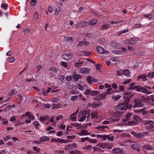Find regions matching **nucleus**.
Here are the masks:
<instances>
[{"mask_svg":"<svg viewBox=\"0 0 154 154\" xmlns=\"http://www.w3.org/2000/svg\"><path fill=\"white\" fill-rule=\"evenodd\" d=\"M132 106L131 104L128 105H125L123 103H121L118 105L115 108L117 113L115 112L113 114V116L115 118L111 119V122H115L119 120V113L121 112L119 111H125L128 109H131Z\"/></svg>","mask_w":154,"mask_h":154,"instance_id":"obj_1","label":"nucleus"},{"mask_svg":"<svg viewBox=\"0 0 154 154\" xmlns=\"http://www.w3.org/2000/svg\"><path fill=\"white\" fill-rule=\"evenodd\" d=\"M90 111L89 110H84L80 111L78 113V121L80 122L84 121L87 117H89Z\"/></svg>","mask_w":154,"mask_h":154,"instance_id":"obj_2","label":"nucleus"},{"mask_svg":"<svg viewBox=\"0 0 154 154\" xmlns=\"http://www.w3.org/2000/svg\"><path fill=\"white\" fill-rule=\"evenodd\" d=\"M134 104L133 106L134 108H137L143 106V104L141 103V100L139 99H136L134 100Z\"/></svg>","mask_w":154,"mask_h":154,"instance_id":"obj_3","label":"nucleus"},{"mask_svg":"<svg viewBox=\"0 0 154 154\" xmlns=\"http://www.w3.org/2000/svg\"><path fill=\"white\" fill-rule=\"evenodd\" d=\"M86 85V83L83 82H79L76 85L77 88L80 90L83 91L84 90V88L85 87Z\"/></svg>","mask_w":154,"mask_h":154,"instance_id":"obj_4","label":"nucleus"},{"mask_svg":"<svg viewBox=\"0 0 154 154\" xmlns=\"http://www.w3.org/2000/svg\"><path fill=\"white\" fill-rule=\"evenodd\" d=\"M97 50L98 52L100 54H108L109 51H105L104 50L103 48L100 46H98L97 47Z\"/></svg>","mask_w":154,"mask_h":154,"instance_id":"obj_5","label":"nucleus"},{"mask_svg":"<svg viewBox=\"0 0 154 154\" xmlns=\"http://www.w3.org/2000/svg\"><path fill=\"white\" fill-rule=\"evenodd\" d=\"M76 147V144L75 143H74L73 144H68L67 146L65 147L64 149L65 150H68L73 149Z\"/></svg>","mask_w":154,"mask_h":154,"instance_id":"obj_6","label":"nucleus"},{"mask_svg":"<svg viewBox=\"0 0 154 154\" xmlns=\"http://www.w3.org/2000/svg\"><path fill=\"white\" fill-rule=\"evenodd\" d=\"M88 23L86 21H82L79 23L77 24L76 25L77 28L81 27H83L87 25Z\"/></svg>","mask_w":154,"mask_h":154,"instance_id":"obj_7","label":"nucleus"},{"mask_svg":"<svg viewBox=\"0 0 154 154\" xmlns=\"http://www.w3.org/2000/svg\"><path fill=\"white\" fill-rule=\"evenodd\" d=\"M72 54L71 53L69 54H64L62 55V58L66 60H68L72 58Z\"/></svg>","mask_w":154,"mask_h":154,"instance_id":"obj_8","label":"nucleus"},{"mask_svg":"<svg viewBox=\"0 0 154 154\" xmlns=\"http://www.w3.org/2000/svg\"><path fill=\"white\" fill-rule=\"evenodd\" d=\"M87 80L89 84L91 83L92 82H96L98 81V80L97 79L90 76L87 77Z\"/></svg>","mask_w":154,"mask_h":154,"instance_id":"obj_9","label":"nucleus"},{"mask_svg":"<svg viewBox=\"0 0 154 154\" xmlns=\"http://www.w3.org/2000/svg\"><path fill=\"white\" fill-rule=\"evenodd\" d=\"M108 128V127L106 125H100L95 127V128L98 129L99 131H100L99 132V133H101L102 132L104 131H105V128Z\"/></svg>","mask_w":154,"mask_h":154,"instance_id":"obj_10","label":"nucleus"},{"mask_svg":"<svg viewBox=\"0 0 154 154\" xmlns=\"http://www.w3.org/2000/svg\"><path fill=\"white\" fill-rule=\"evenodd\" d=\"M78 134L80 136H84L90 135L91 134V133L88 132V131L86 130H82L81 131L80 133H78Z\"/></svg>","mask_w":154,"mask_h":154,"instance_id":"obj_11","label":"nucleus"},{"mask_svg":"<svg viewBox=\"0 0 154 154\" xmlns=\"http://www.w3.org/2000/svg\"><path fill=\"white\" fill-rule=\"evenodd\" d=\"M132 116L131 112H128L124 116V118L122 119V121L123 122H126L128 121L130 118Z\"/></svg>","mask_w":154,"mask_h":154,"instance_id":"obj_12","label":"nucleus"},{"mask_svg":"<svg viewBox=\"0 0 154 154\" xmlns=\"http://www.w3.org/2000/svg\"><path fill=\"white\" fill-rule=\"evenodd\" d=\"M80 72L83 74H88L89 72L90 69L88 68H82L80 69Z\"/></svg>","mask_w":154,"mask_h":154,"instance_id":"obj_13","label":"nucleus"},{"mask_svg":"<svg viewBox=\"0 0 154 154\" xmlns=\"http://www.w3.org/2000/svg\"><path fill=\"white\" fill-rule=\"evenodd\" d=\"M138 39L136 38H131L128 40V43L129 44L134 45L138 41Z\"/></svg>","mask_w":154,"mask_h":154,"instance_id":"obj_14","label":"nucleus"},{"mask_svg":"<svg viewBox=\"0 0 154 154\" xmlns=\"http://www.w3.org/2000/svg\"><path fill=\"white\" fill-rule=\"evenodd\" d=\"M140 100L141 102H142L146 103H148L149 101V96H142L140 97Z\"/></svg>","mask_w":154,"mask_h":154,"instance_id":"obj_15","label":"nucleus"},{"mask_svg":"<svg viewBox=\"0 0 154 154\" xmlns=\"http://www.w3.org/2000/svg\"><path fill=\"white\" fill-rule=\"evenodd\" d=\"M50 140L49 137L47 136H43L39 139V141L41 143L45 141H48Z\"/></svg>","mask_w":154,"mask_h":154,"instance_id":"obj_16","label":"nucleus"},{"mask_svg":"<svg viewBox=\"0 0 154 154\" xmlns=\"http://www.w3.org/2000/svg\"><path fill=\"white\" fill-rule=\"evenodd\" d=\"M131 146L133 149L137 150L139 151V149L140 148V145L138 143H135L131 145Z\"/></svg>","mask_w":154,"mask_h":154,"instance_id":"obj_17","label":"nucleus"},{"mask_svg":"<svg viewBox=\"0 0 154 154\" xmlns=\"http://www.w3.org/2000/svg\"><path fill=\"white\" fill-rule=\"evenodd\" d=\"M131 98V97H128V96H124V102L125 104V105H128L129 100H130V98Z\"/></svg>","mask_w":154,"mask_h":154,"instance_id":"obj_18","label":"nucleus"},{"mask_svg":"<svg viewBox=\"0 0 154 154\" xmlns=\"http://www.w3.org/2000/svg\"><path fill=\"white\" fill-rule=\"evenodd\" d=\"M100 104L98 103H89L88 104V106H91L94 108H98Z\"/></svg>","mask_w":154,"mask_h":154,"instance_id":"obj_19","label":"nucleus"},{"mask_svg":"<svg viewBox=\"0 0 154 154\" xmlns=\"http://www.w3.org/2000/svg\"><path fill=\"white\" fill-rule=\"evenodd\" d=\"M107 135L105 134H97L96 135V137L97 138L99 137L103 139V140H105L107 139Z\"/></svg>","mask_w":154,"mask_h":154,"instance_id":"obj_20","label":"nucleus"},{"mask_svg":"<svg viewBox=\"0 0 154 154\" xmlns=\"http://www.w3.org/2000/svg\"><path fill=\"white\" fill-rule=\"evenodd\" d=\"M140 79H142L143 81H146L147 79L146 75L143 74V75L138 76L137 77V80H139Z\"/></svg>","mask_w":154,"mask_h":154,"instance_id":"obj_21","label":"nucleus"},{"mask_svg":"<svg viewBox=\"0 0 154 154\" xmlns=\"http://www.w3.org/2000/svg\"><path fill=\"white\" fill-rule=\"evenodd\" d=\"M134 121L136 123L137 125L141 120V119L139 116H134L133 118Z\"/></svg>","mask_w":154,"mask_h":154,"instance_id":"obj_22","label":"nucleus"},{"mask_svg":"<svg viewBox=\"0 0 154 154\" xmlns=\"http://www.w3.org/2000/svg\"><path fill=\"white\" fill-rule=\"evenodd\" d=\"M73 77L75 81H78L82 78V76L79 74H77L74 75H73Z\"/></svg>","mask_w":154,"mask_h":154,"instance_id":"obj_23","label":"nucleus"},{"mask_svg":"<svg viewBox=\"0 0 154 154\" xmlns=\"http://www.w3.org/2000/svg\"><path fill=\"white\" fill-rule=\"evenodd\" d=\"M110 25L108 23H105L100 28L101 30H104L107 29H108L110 27Z\"/></svg>","mask_w":154,"mask_h":154,"instance_id":"obj_24","label":"nucleus"},{"mask_svg":"<svg viewBox=\"0 0 154 154\" xmlns=\"http://www.w3.org/2000/svg\"><path fill=\"white\" fill-rule=\"evenodd\" d=\"M122 72L123 75L127 76H129L130 75L129 70L127 69H125L123 71H122Z\"/></svg>","mask_w":154,"mask_h":154,"instance_id":"obj_25","label":"nucleus"},{"mask_svg":"<svg viewBox=\"0 0 154 154\" xmlns=\"http://www.w3.org/2000/svg\"><path fill=\"white\" fill-rule=\"evenodd\" d=\"M140 92H142L147 94H151L152 93L151 91H148L146 89L143 87H142Z\"/></svg>","mask_w":154,"mask_h":154,"instance_id":"obj_26","label":"nucleus"},{"mask_svg":"<svg viewBox=\"0 0 154 154\" xmlns=\"http://www.w3.org/2000/svg\"><path fill=\"white\" fill-rule=\"evenodd\" d=\"M112 53L114 54L119 55H123L124 54V52L122 51L117 50H113L112 51Z\"/></svg>","mask_w":154,"mask_h":154,"instance_id":"obj_27","label":"nucleus"},{"mask_svg":"<svg viewBox=\"0 0 154 154\" xmlns=\"http://www.w3.org/2000/svg\"><path fill=\"white\" fill-rule=\"evenodd\" d=\"M53 107L52 108V109H57L60 108L61 107V104L59 103L57 104L53 103Z\"/></svg>","mask_w":154,"mask_h":154,"instance_id":"obj_28","label":"nucleus"},{"mask_svg":"<svg viewBox=\"0 0 154 154\" xmlns=\"http://www.w3.org/2000/svg\"><path fill=\"white\" fill-rule=\"evenodd\" d=\"M97 22V20L96 19H94L90 20L89 22V24L92 26L96 24Z\"/></svg>","mask_w":154,"mask_h":154,"instance_id":"obj_29","label":"nucleus"},{"mask_svg":"<svg viewBox=\"0 0 154 154\" xmlns=\"http://www.w3.org/2000/svg\"><path fill=\"white\" fill-rule=\"evenodd\" d=\"M142 27V25L140 24L137 23L135 24L132 28L131 29L140 28Z\"/></svg>","mask_w":154,"mask_h":154,"instance_id":"obj_30","label":"nucleus"},{"mask_svg":"<svg viewBox=\"0 0 154 154\" xmlns=\"http://www.w3.org/2000/svg\"><path fill=\"white\" fill-rule=\"evenodd\" d=\"M121 97L119 95L117 94L112 96V98L115 101H117L120 99Z\"/></svg>","mask_w":154,"mask_h":154,"instance_id":"obj_31","label":"nucleus"},{"mask_svg":"<svg viewBox=\"0 0 154 154\" xmlns=\"http://www.w3.org/2000/svg\"><path fill=\"white\" fill-rule=\"evenodd\" d=\"M84 63L83 61L75 63L74 64V66L77 68H79L82 66V64Z\"/></svg>","mask_w":154,"mask_h":154,"instance_id":"obj_32","label":"nucleus"},{"mask_svg":"<svg viewBox=\"0 0 154 154\" xmlns=\"http://www.w3.org/2000/svg\"><path fill=\"white\" fill-rule=\"evenodd\" d=\"M121 149L119 148H115L113 149L112 150V153L114 154H119V153L121 151Z\"/></svg>","mask_w":154,"mask_h":154,"instance_id":"obj_33","label":"nucleus"},{"mask_svg":"<svg viewBox=\"0 0 154 154\" xmlns=\"http://www.w3.org/2000/svg\"><path fill=\"white\" fill-rule=\"evenodd\" d=\"M142 87L140 86L137 85L134 87L132 88H131V89L135 90L138 91L140 92Z\"/></svg>","mask_w":154,"mask_h":154,"instance_id":"obj_34","label":"nucleus"},{"mask_svg":"<svg viewBox=\"0 0 154 154\" xmlns=\"http://www.w3.org/2000/svg\"><path fill=\"white\" fill-rule=\"evenodd\" d=\"M125 125L128 126H132L137 125L136 123L134 120L128 121Z\"/></svg>","mask_w":154,"mask_h":154,"instance_id":"obj_35","label":"nucleus"},{"mask_svg":"<svg viewBox=\"0 0 154 154\" xmlns=\"http://www.w3.org/2000/svg\"><path fill=\"white\" fill-rule=\"evenodd\" d=\"M129 31V29L123 30L119 32H117V35L118 36L122 34L128 32Z\"/></svg>","mask_w":154,"mask_h":154,"instance_id":"obj_36","label":"nucleus"},{"mask_svg":"<svg viewBox=\"0 0 154 154\" xmlns=\"http://www.w3.org/2000/svg\"><path fill=\"white\" fill-rule=\"evenodd\" d=\"M92 146L91 145H88V146H85L82 148L83 149L85 150H90L91 149Z\"/></svg>","mask_w":154,"mask_h":154,"instance_id":"obj_37","label":"nucleus"},{"mask_svg":"<svg viewBox=\"0 0 154 154\" xmlns=\"http://www.w3.org/2000/svg\"><path fill=\"white\" fill-rule=\"evenodd\" d=\"M51 90V88H48V89L47 91L46 92L43 89H42L43 90V94L45 96L47 95V93L49 92Z\"/></svg>","mask_w":154,"mask_h":154,"instance_id":"obj_38","label":"nucleus"},{"mask_svg":"<svg viewBox=\"0 0 154 154\" xmlns=\"http://www.w3.org/2000/svg\"><path fill=\"white\" fill-rule=\"evenodd\" d=\"M100 92L98 91H92L91 95L92 96H94L98 94H99Z\"/></svg>","mask_w":154,"mask_h":154,"instance_id":"obj_39","label":"nucleus"},{"mask_svg":"<svg viewBox=\"0 0 154 154\" xmlns=\"http://www.w3.org/2000/svg\"><path fill=\"white\" fill-rule=\"evenodd\" d=\"M105 143H99L97 144V146L103 149L105 148Z\"/></svg>","mask_w":154,"mask_h":154,"instance_id":"obj_40","label":"nucleus"},{"mask_svg":"<svg viewBox=\"0 0 154 154\" xmlns=\"http://www.w3.org/2000/svg\"><path fill=\"white\" fill-rule=\"evenodd\" d=\"M15 107V105L14 104H13L11 105H9L8 106L6 109H5L4 111H7L8 110H9L10 109H11L12 108H14Z\"/></svg>","mask_w":154,"mask_h":154,"instance_id":"obj_41","label":"nucleus"},{"mask_svg":"<svg viewBox=\"0 0 154 154\" xmlns=\"http://www.w3.org/2000/svg\"><path fill=\"white\" fill-rule=\"evenodd\" d=\"M91 114L92 119H96L97 116V112H94L91 113Z\"/></svg>","mask_w":154,"mask_h":154,"instance_id":"obj_42","label":"nucleus"},{"mask_svg":"<svg viewBox=\"0 0 154 154\" xmlns=\"http://www.w3.org/2000/svg\"><path fill=\"white\" fill-rule=\"evenodd\" d=\"M48 118V116H42L40 118L39 120L41 122L45 121Z\"/></svg>","mask_w":154,"mask_h":154,"instance_id":"obj_43","label":"nucleus"},{"mask_svg":"<svg viewBox=\"0 0 154 154\" xmlns=\"http://www.w3.org/2000/svg\"><path fill=\"white\" fill-rule=\"evenodd\" d=\"M107 95L105 93H102L99 95V99L102 100L105 98L106 96Z\"/></svg>","mask_w":154,"mask_h":154,"instance_id":"obj_44","label":"nucleus"},{"mask_svg":"<svg viewBox=\"0 0 154 154\" xmlns=\"http://www.w3.org/2000/svg\"><path fill=\"white\" fill-rule=\"evenodd\" d=\"M87 141L88 142H91L92 143H97V140L95 139H93L91 138H89L88 137Z\"/></svg>","mask_w":154,"mask_h":154,"instance_id":"obj_45","label":"nucleus"},{"mask_svg":"<svg viewBox=\"0 0 154 154\" xmlns=\"http://www.w3.org/2000/svg\"><path fill=\"white\" fill-rule=\"evenodd\" d=\"M145 149L150 150L152 149V148L151 146L149 145H144L143 147Z\"/></svg>","mask_w":154,"mask_h":154,"instance_id":"obj_46","label":"nucleus"},{"mask_svg":"<svg viewBox=\"0 0 154 154\" xmlns=\"http://www.w3.org/2000/svg\"><path fill=\"white\" fill-rule=\"evenodd\" d=\"M105 148L111 149L112 147V144H109L107 143H105Z\"/></svg>","mask_w":154,"mask_h":154,"instance_id":"obj_47","label":"nucleus"},{"mask_svg":"<svg viewBox=\"0 0 154 154\" xmlns=\"http://www.w3.org/2000/svg\"><path fill=\"white\" fill-rule=\"evenodd\" d=\"M154 77V71L149 73L147 75V77L149 78H152Z\"/></svg>","mask_w":154,"mask_h":154,"instance_id":"obj_48","label":"nucleus"},{"mask_svg":"<svg viewBox=\"0 0 154 154\" xmlns=\"http://www.w3.org/2000/svg\"><path fill=\"white\" fill-rule=\"evenodd\" d=\"M50 70L53 71L54 72H56L58 71V69L57 68H55L54 67H52L50 69Z\"/></svg>","mask_w":154,"mask_h":154,"instance_id":"obj_49","label":"nucleus"},{"mask_svg":"<svg viewBox=\"0 0 154 154\" xmlns=\"http://www.w3.org/2000/svg\"><path fill=\"white\" fill-rule=\"evenodd\" d=\"M123 21V20H121L118 21H112L111 22V23L112 24H118L122 22Z\"/></svg>","mask_w":154,"mask_h":154,"instance_id":"obj_50","label":"nucleus"},{"mask_svg":"<svg viewBox=\"0 0 154 154\" xmlns=\"http://www.w3.org/2000/svg\"><path fill=\"white\" fill-rule=\"evenodd\" d=\"M61 10V8L60 7H58L55 10V14L56 15H58Z\"/></svg>","mask_w":154,"mask_h":154,"instance_id":"obj_51","label":"nucleus"},{"mask_svg":"<svg viewBox=\"0 0 154 154\" xmlns=\"http://www.w3.org/2000/svg\"><path fill=\"white\" fill-rule=\"evenodd\" d=\"M110 60L112 62H118L119 61L118 58L116 57H112L110 59Z\"/></svg>","mask_w":154,"mask_h":154,"instance_id":"obj_52","label":"nucleus"},{"mask_svg":"<svg viewBox=\"0 0 154 154\" xmlns=\"http://www.w3.org/2000/svg\"><path fill=\"white\" fill-rule=\"evenodd\" d=\"M33 150L35 151L37 153H38L40 150V148H38L36 146H34L33 147Z\"/></svg>","mask_w":154,"mask_h":154,"instance_id":"obj_53","label":"nucleus"},{"mask_svg":"<svg viewBox=\"0 0 154 154\" xmlns=\"http://www.w3.org/2000/svg\"><path fill=\"white\" fill-rule=\"evenodd\" d=\"M78 97V95L72 96L71 97L70 99L72 101H74L77 99Z\"/></svg>","mask_w":154,"mask_h":154,"instance_id":"obj_54","label":"nucleus"},{"mask_svg":"<svg viewBox=\"0 0 154 154\" xmlns=\"http://www.w3.org/2000/svg\"><path fill=\"white\" fill-rule=\"evenodd\" d=\"M33 124L35 126L36 129H37L38 128V126L39 125V123L37 121H35L33 122Z\"/></svg>","mask_w":154,"mask_h":154,"instance_id":"obj_55","label":"nucleus"},{"mask_svg":"<svg viewBox=\"0 0 154 154\" xmlns=\"http://www.w3.org/2000/svg\"><path fill=\"white\" fill-rule=\"evenodd\" d=\"M8 6V4H2L1 5V8H4L5 10H7Z\"/></svg>","mask_w":154,"mask_h":154,"instance_id":"obj_56","label":"nucleus"},{"mask_svg":"<svg viewBox=\"0 0 154 154\" xmlns=\"http://www.w3.org/2000/svg\"><path fill=\"white\" fill-rule=\"evenodd\" d=\"M106 136H107V139L108 140H109L110 141H113V139H114L113 136H112L111 137H110L109 135H107Z\"/></svg>","mask_w":154,"mask_h":154,"instance_id":"obj_57","label":"nucleus"},{"mask_svg":"<svg viewBox=\"0 0 154 154\" xmlns=\"http://www.w3.org/2000/svg\"><path fill=\"white\" fill-rule=\"evenodd\" d=\"M76 117L75 116L71 115L70 116V119L71 120L73 121H75L76 120Z\"/></svg>","mask_w":154,"mask_h":154,"instance_id":"obj_58","label":"nucleus"},{"mask_svg":"<svg viewBox=\"0 0 154 154\" xmlns=\"http://www.w3.org/2000/svg\"><path fill=\"white\" fill-rule=\"evenodd\" d=\"M131 81V79H128L126 80L125 81L123 82L122 83V84L126 85L130 83Z\"/></svg>","mask_w":154,"mask_h":154,"instance_id":"obj_59","label":"nucleus"},{"mask_svg":"<svg viewBox=\"0 0 154 154\" xmlns=\"http://www.w3.org/2000/svg\"><path fill=\"white\" fill-rule=\"evenodd\" d=\"M146 109V108H143L142 109H143V111H142V112H143V115H146L148 114V113H149V111H146L145 110Z\"/></svg>","mask_w":154,"mask_h":154,"instance_id":"obj_60","label":"nucleus"},{"mask_svg":"<svg viewBox=\"0 0 154 154\" xmlns=\"http://www.w3.org/2000/svg\"><path fill=\"white\" fill-rule=\"evenodd\" d=\"M64 78L65 77L63 75H60L58 76V79L59 81H62L64 80Z\"/></svg>","mask_w":154,"mask_h":154,"instance_id":"obj_61","label":"nucleus"},{"mask_svg":"<svg viewBox=\"0 0 154 154\" xmlns=\"http://www.w3.org/2000/svg\"><path fill=\"white\" fill-rule=\"evenodd\" d=\"M1 120L3 121L2 123L3 124H7L8 123V121L6 119L2 118L1 119Z\"/></svg>","mask_w":154,"mask_h":154,"instance_id":"obj_62","label":"nucleus"},{"mask_svg":"<svg viewBox=\"0 0 154 154\" xmlns=\"http://www.w3.org/2000/svg\"><path fill=\"white\" fill-rule=\"evenodd\" d=\"M145 17H147L149 18H151L153 17V16L152 14H146L144 15Z\"/></svg>","mask_w":154,"mask_h":154,"instance_id":"obj_63","label":"nucleus"},{"mask_svg":"<svg viewBox=\"0 0 154 154\" xmlns=\"http://www.w3.org/2000/svg\"><path fill=\"white\" fill-rule=\"evenodd\" d=\"M149 100H151L152 102H154V95H151L149 96Z\"/></svg>","mask_w":154,"mask_h":154,"instance_id":"obj_64","label":"nucleus"}]
</instances>
